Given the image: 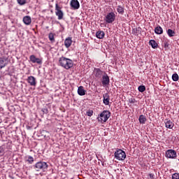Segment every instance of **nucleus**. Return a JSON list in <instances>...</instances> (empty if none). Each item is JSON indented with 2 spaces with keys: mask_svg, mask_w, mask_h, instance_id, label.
Segmentation results:
<instances>
[{
  "mask_svg": "<svg viewBox=\"0 0 179 179\" xmlns=\"http://www.w3.org/2000/svg\"><path fill=\"white\" fill-rule=\"evenodd\" d=\"M27 162H28L29 164H33V163H34V158L31 156H28Z\"/></svg>",
  "mask_w": 179,
  "mask_h": 179,
  "instance_id": "393cba45",
  "label": "nucleus"
},
{
  "mask_svg": "<svg viewBox=\"0 0 179 179\" xmlns=\"http://www.w3.org/2000/svg\"><path fill=\"white\" fill-rule=\"evenodd\" d=\"M111 117V113L108 110H103L100 115L97 117V120L101 124H104V122H107L108 118Z\"/></svg>",
  "mask_w": 179,
  "mask_h": 179,
  "instance_id": "f03ea898",
  "label": "nucleus"
},
{
  "mask_svg": "<svg viewBox=\"0 0 179 179\" xmlns=\"http://www.w3.org/2000/svg\"><path fill=\"white\" fill-rule=\"evenodd\" d=\"M0 124H1V122H0Z\"/></svg>",
  "mask_w": 179,
  "mask_h": 179,
  "instance_id": "72a5a7b5",
  "label": "nucleus"
},
{
  "mask_svg": "<svg viewBox=\"0 0 179 179\" xmlns=\"http://www.w3.org/2000/svg\"><path fill=\"white\" fill-rule=\"evenodd\" d=\"M29 59L33 64H38V65H41V64H43V60L40 58L36 57L34 55H31L29 57Z\"/></svg>",
  "mask_w": 179,
  "mask_h": 179,
  "instance_id": "6e6552de",
  "label": "nucleus"
},
{
  "mask_svg": "<svg viewBox=\"0 0 179 179\" xmlns=\"http://www.w3.org/2000/svg\"><path fill=\"white\" fill-rule=\"evenodd\" d=\"M139 122L140 124H145V122H146V117H145V115H141L139 117Z\"/></svg>",
  "mask_w": 179,
  "mask_h": 179,
  "instance_id": "5701e85b",
  "label": "nucleus"
},
{
  "mask_svg": "<svg viewBox=\"0 0 179 179\" xmlns=\"http://www.w3.org/2000/svg\"><path fill=\"white\" fill-rule=\"evenodd\" d=\"M148 176H149L150 179H155V174L149 173Z\"/></svg>",
  "mask_w": 179,
  "mask_h": 179,
  "instance_id": "2f4dec72",
  "label": "nucleus"
},
{
  "mask_svg": "<svg viewBox=\"0 0 179 179\" xmlns=\"http://www.w3.org/2000/svg\"><path fill=\"white\" fill-rule=\"evenodd\" d=\"M117 12L120 15H124V13H125V8H124V6H117Z\"/></svg>",
  "mask_w": 179,
  "mask_h": 179,
  "instance_id": "6ab92c4d",
  "label": "nucleus"
},
{
  "mask_svg": "<svg viewBox=\"0 0 179 179\" xmlns=\"http://www.w3.org/2000/svg\"><path fill=\"white\" fill-rule=\"evenodd\" d=\"M78 93L79 96H85L86 94V90L83 88V86H80L78 89Z\"/></svg>",
  "mask_w": 179,
  "mask_h": 179,
  "instance_id": "f3484780",
  "label": "nucleus"
},
{
  "mask_svg": "<svg viewBox=\"0 0 179 179\" xmlns=\"http://www.w3.org/2000/svg\"><path fill=\"white\" fill-rule=\"evenodd\" d=\"M62 9L58 3L55 4V15L58 17L59 20H62L64 19V12L62 11Z\"/></svg>",
  "mask_w": 179,
  "mask_h": 179,
  "instance_id": "39448f33",
  "label": "nucleus"
},
{
  "mask_svg": "<svg viewBox=\"0 0 179 179\" xmlns=\"http://www.w3.org/2000/svg\"><path fill=\"white\" fill-rule=\"evenodd\" d=\"M70 5L74 10L79 9V8H80V3H79L78 0H71Z\"/></svg>",
  "mask_w": 179,
  "mask_h": 179,
  "instance_id": "9d476101",
  "label": "nucleus"
},
{
  "mask_svg": "<svg viewBox=\"0 0 179 179\" xmlns=\"http://www.w3.org/2000/svg\"><path fill=\"white\" fill-rule=\"evenodd\" d=\"M104 36H105V34H104V31H98L96 34V38H99V40L104 38Z\"/></svg>",
  "mask_w": 179,
  "mask_h": 179,
  "instance_id": "a211bd4d",
  "label": "nucleus"
},
{
  "mask_svg": "<svg viewBox=\"0 0 179 179\" xmlns=\"http://www.w3.org/2000/svg\"><path fill=\"white\" fill-rule=\"evenodd\" d=\"M165 157L167 159H176L177 157V152L174 150H168L166 151Z\"/></svg>",
  "mask_w": 179,
  "mask_h": 179,
  "instance_id": "423d86ee",
  "label": "nucleus"
},
{
  "mask_svg": "<svg viewBox=\"0 0 179 179\" xmlns=\"http://www.w3.org/2000/svg\"><path fill=\"white\" fill-rule=\"evenodd\" d=\"M27 81L29 85H30V86L36 87L37 85V81L36 80V78H34V76H29L27 79Z\"/></svg>",
  "mask_w": 179,
  "mask_h": 179,
  "instance_id": "1a4fd4ad",
  "label": "nucleus"
},
{
  "mask_svg": "<svg viewBox=\"0 0 179 179\" xmlns=\"http://www.w3.org/2000/svg\"><path fill=\"white\" fill-rule=\"evenodd\" d=\"M150 45L152 47V48H157V43L155 40L150 41Z\"/></svg>",
  "mask_w": 179,
  "mask_h": 179,
  "instance_id": "b1692460",
  "label": "nucleus"
},
{
  "mask_svg": "<svg viewBox=\"0 0 179 179\" xmlns=\"http://www.w3.org/2000/svg\"><path fill=\"white\" fill-rule=\"evenodd\" d=\"M155 33L156 34H163V28L160 26H157L155 29Z\"/></svg>",
  "mask_w": 179,
  "mask_h": 179,
  "instance_id": "aec40b11",
  "label": "nucleus"
},
{
  "mask_svg": "<svg viewBox=\"0 0 179 179\" xmlns=\"http://www.w3.org/2000/svg\"><path fill=\"white\" fill-rule=\"evenodd\" d=\"M166 33H167L169 37H174L176 36V32L171 29H169L166 31Z\"/></svg>",
  "mask_w": 179,
  "mask_h": 179,
  "instance_id": "4be33fe9",
  "label": "nucleus"
},
{
  "mask_svg": "<svg viewBox=\"0 0 179 179\" xmlns=\"http://www.w3.org/2000/svg\"><path fill=\"white\" fill-rule=\"evenodd\" d=\"M146 90V87L145 85H140L138 87V91L141 92V93H143Z\"/></svg>",
  "mask_w": 179,
  "mask_h": 179,
  "instance_id": "cd10ccee",
  "label": "nucleus"
},
{
  "mask_svg": "<svg viewBox=\"0 0 179 179\" xmlns=\"http://www.w3.org/2000/svg\"><path fill=\"white\" fill-rule=\"evenodd\" d=\"M87 115H88V117H92V115H93V110H87Z\"/></svg>",
  "mask_w": 179,
  "mask_h": 179,
  "instance_id": "7c9ffc66",
  "label": "nucleus"
},
{
  "mask_svg": "<svg viewBox=\"0 0 179 179\" xmlns=\"http://www.w3.org/2000/svg\"><path fill=\"white\" fill-rule=\"evenodd\" d=\"M34 167L36 169V171H47L48 164H47V162H38L34 166Z\"/></svg>",
  "mask_w": 179,
  "mask_h": 179,
  "instance_id": "7ed1b4c3",
  "label": "nucleus"
},
{
  "mask_svg": "<svg viewBox=\"0 0 179 179\" xmlns=\"http://www.w3.org/2000/svg\"><path fill=\"white\" fill-rule=\"evenodd\" d=\"M59 65L64 69H71V68L73 66V61L69 58L62 56L59 59Z\"/></svg>",
  "mask_w": 179,
  "mask_h": 179,
  "instance_id": "f257e3e1",
  "label": "nucleus"
},
{
  "mask_svg": "<svg viewBox=\"0 0 179 179\" xmlns=\"http://www.w3.org/2000/svg\"><path fill=\"white\" fill-rule=\"evenodd\" d=\"M105 20L106 23H113L115 20V13L114 12H110L106 16Z\"/></svg>",
  "mask_w": 179,
  "mask_h": 179,
  "instance_id": "0eeeda50",
  "label": "nucleus"
},
{
  "mask_svg": "<svg viewBox=\"0 0 179 179\" xmlns=\"http://www.w3.org/2000/svg\"><path fill=\"white\" fill-rule=\"evenodd\" d=\"M7 59H8L5 57H0V69L6 66V61H7Z\"/></svg>",
  "mask_w": 179,
  "mask_h": 179,
  "instance_id": "2eb2a0df",
  "label": "nucleus"
},
{
  "mask_svg": "<svg viewBox=\"0 0 179 179\" xmlns=\"http://www.w3.org/2000/svg\"><path fill=\"white\" fill-rule=\"evenodd\" d=\"M64 45L66 48H69L72 45V38L68 37L64 41Z\"/></svg>",
  "mask_w": 179,
  "mask_h": 179,
  "instance_id": "ddd939ff",
  "label": "nucleus"
},
{
  "mask_svg": "<svg viewBox=\"0 0 179 179\" xmlns=\"http://www.w3.org/2000/svg\"><path fill=\"white\" fill-rule=\"evenodd\" d=\"M172 179H179V173H173Z\"/></svg>",
  "mask_w": 179,
  "mask_h": 179,
  "instance_id": "c85d7f7f",
  "label": "nucleus"
},
{
  "mask_svg": "<svg viewBox=\"0 0 179 179\" xmlns=\"http://www.w3.org/2000/svg\"><path fill=\"white\" fill-rule=\"evenodd\" d=\"M115 157L117 160H125L127 157V154L124 152V150L119 149L115 152Z\"/></svg>",
  "mask_w": 179,
  "mask_h": 179,
  "instance_id": "20e7f679",
  "label": "nucleus"
},
{
  "mask_svg": "<svg viewBox=\"0 0 179 179\" xmlns=\"http://www.w3.org/2000/svg\"><path fill=\"white\" fill-rule=\"evenodd\" d=\"M102 85L103 86H107L110 83V78L107 75H104L102 77Z\"/></svg>",
  "mask_w": 179,
  "mask_h": 179,
  "instance_id": "9b49d317",
  "label": "nucleus"
},
{
  "mask_svg": "<svg viewBox=\"0 0 179 179\" xmlns=\"http://www.w3.org/2000/svg\"><path fill=\"white\" fill-rule=\"evenodd\" d=\"M23 22L24 24H27V26H29V24H31V17L29 15H26L23 17Z\"/></svg>",
  "mask_w": 179,
  "mask_h": 179,
  "instance_id": "4468645a",
  "label": "nucleus"
},
{
  "mask_svg": "<svg viewBox=\"0 0 179 179\" xmlns=\"http://www.w3.org/2000/svg\"><path fill=\"white\" fill-rule=\"evenodd\" d=\"M129 101H130V103H136V100H135V99H129Z\"/></svg>",
  "mask_w": 179,
  "mask_h": 179,
  "instance_id": "473e14b6",
  "label": "nucleus"
},
{
  "mask_svg": "<svg viewBox=\"0 0 179 179\" xmlns=\"http://www.w3.org/2000/svg\"><path fill=\"white\" fill-rule=\"evenodd\" d=\"M55 36V35L52 33H50L48 35L49 40L52 41V43H54V41H55V38H54Z\"/></svg>",
  "mask_w": 179,
  "mask_h": 179,
  "instance_id": "a878e982",
  "label": "nucleus"
},
{
  "mask_svg": "<svg viewBox=\"0 0 179 179\" xmlns=\"http://www.w3.org/2000/svg\"><path fill=\"white\" fill-rule=\"evenodd\" d=\"M17 1L19 5H25L26 3V0H17Z\"/></svg>",
  "mask_w": 179,
  "mask_h": 179,
  "instance_id": "c756f323",
  "label": "nucleus"
},
{
  "mask_svg": "<svg viewBox=\"0 0 179 179\" xmlns=\"http://www.w3.org/2000/svg\"><path fill=\"white\" fill-rule=\"evenodd\" d=\"M103 104H105V106H108V104H110V96L108 95V94H105L103 96Z\"/></svg>",
  "mask_w": 179,
  "mask_h": 179,
  "instance_id": "dca6fc26",
  "label": "nucleus"
},
{
  "mask_svg": "<svg viewBox=\"0 0 179 179\" xmlns=\"http://www.w3.org/2000/svg\"><path fill=\"white\" fill-rule=\"evenodd\" d=\"M165 127L169 129H173L174 128V122H171L170 120H165Z\"/></svg>",
  "mask_w": 179,
  "mask_h": 179,
  "instance_id": "f8f14e48",
  "label": "nucleus"
},
{
  "mask_svg": "<svg viewBox=\"0 0 179 179\" xmlns=\"http://www.w3.org/2000/svg\"><path fill=\"white\" fill-rule=\"evenodd\" d=\"M178 79H179L178 74L173 73L172 75V80H173V82H178Z\"/></svg>",
  "mask_w": 179,
  "mask_h": 179,
  "instance_id": "bb28decb",
  "label": "nucleus"
},
{
  "mask_svg": "<svg viewBox=\"0 0 179 179\" xmlns=\"http://www.w3.org/2000/svg\"><path fill=\"white\" fill-rule=\"evenodd\" d=\"M94 73H95V76H96V78H100V76H101V75H103V71L101 70H100V69H96L94 70Z\"/></svg>",
  "mask_w": 179,
  "mask_h": 179,
  "instance_id": "412c9836",
  "label": "nucleus"
}]
</instances>
